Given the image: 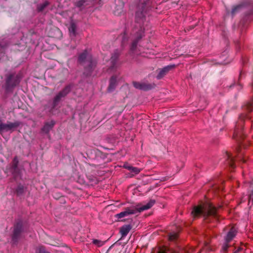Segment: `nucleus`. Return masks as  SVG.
<instances>
[{
	"mask_svg": "<svg viewBox=\"0 0 253 253\" xmlns=\"http://www.w3.org/2000/svg\"><path fill=\"white\" fill-rule=\"evenodd\" d=\"M246 117H247V115L246 114H242L239 116V119L237 122L235 127L233 137L234 139H236L239 142L244 138V134H243L242 130L243 126L244 125V121L245 118Z\"/></svg>",
	"mask_w": 253,
	"mask_h": 253,
	"instance_id": "obj_4",
	"label": "nucleus"
},
{
	"mask_svg": "<svg viewBox=\"0 0 253 253\" xmlns=\"http://www.w3.org/2000/svg\"><path fill=\"white\" fill-rule=\"evenodd\" d=\"M55 122L53 121L47 122L44 124L42 130L43 132L47 133L53 128Z\"/></svg>",
	"mask_w": 253,
	"mask_h": 253,
	"instance_id": "obj_19",
	"label": "nucleus"
},
{
	"mask_svg": "<svg viewBox=\"0 0 253 253\" xmlns=\"http://www.w3.org/2000/svg\"><path fill=\"white\" fill-rule=\"evenodd\" d=\"M168 179H169V177H168V178L167 177H164V178H163V179H162L161 180L162 181H166V180H167Z\"/></svg>",
	"mask_w": 253,
	"mask_h": 253,
	"instance_id": "obj_42",
	"label": "nucleus"
},
{
	"mask_svg": "<svg viewBox=\"0 0 253 253\" xmlns=\"http://www.w3.org/2000/svg\"><path fill=\"white\" fill-rule=\"evenodd\" d=\"M190 29H193V27H190Z\"/></svg>",
	"mask_w": 253,
	"mask_h": 253,
	"instance_id": "obj_45",
	"label": "nucleus"
},
{
	"mask_svg": "<svg viewBox=\"0 0 253 253\" xmlns=\"http://www.w3.org/2000/svg\"><path fill=\"white\" fill-rule=\"evenodd\" d=\"M251 5L252 8H253V1L252 0H247L243 4H240L235 6H233L231 11L230 12L229 10L226 9L227 15L231 14L232 17L239 12L242 7Z\"/></svg>",
	"mask_w": 253,
	"mask_h": 253,
	"instance_id": "obj_12",
	"label": "nucleus"
},
{
	"mask_svg": "<svg viewBox=\"0 0 253 253\" xmlns=\"http://www.w3.org/2000/svg\"><path fill=\"white\" fill-rule=\"evenodd\" d=\"M178 238V234L175 232H171L169 234V239L170 241H174Z\"/></svg>",
	"mask_w": 253,
	"mask_h": 253,
	"instance_id": "obj_31",
	"label": "nucleus"
},
{
	"mask_svg": "<svg viewBox=\"0 0 253 253\" xmlns=\"http://www.w3.org/2000/svg\"><path fill=\"white\" fill-rule=\"evenodd\" d=\"M194 217H198L202 215L205 220H208L210 216L215 218L218 217L216 208L211 203H206L203 205L195 206L191 212Z\"/></svg>",
	"mask_w": 253,
	"mask_h": 253,
	"instance_id": "obj_1",
	"label": "nucleus"
},
{
	"mask_svg": "<svg viewBox=\"0 0 253 253\" xmlns=\"http://www.w3.org/2000/svg\"><path fill=\"white\" fill-rule=\"evenodd\" d=\"M243 110L247 113H250L253 111V98L243 106Z\"/></svg>",
	"mask_w": 253,
	"mask_h": 253,
	"instance_id": "obj_21",
	"label": "nucleus"
},
{
	"mask_svg": "<svg viewBox=\"0 0 253 253\" xmlns=\"http://www.w3.org/2000/svg\"><path fill=\"white\" fill-rule=\"evenodd\" d=\"M123 40H122V44H124L126 42L127 39V38L126 37V33H124L123 36Z\"/></svg>",
	"mask_w": 253,
	"mask_h": 253,
	"instance_id": "obj_37",
	"label": "nucleus"
},
{
	"mask_svg": "<svg viewBox=\"0 0 253 253\" xmlns=\"http://www.w3.org/2000/svg\"><path fill=\"white\" fill-rule=\"evenodd\" d=\"M37 251H38L39 253H50L49 252L46 251L45 248L43 246H40Z\"/></svg>",
	"mask_w": 253,
	"mask_h": 253,
	"instance_id": "obj_35",
	"label": "nucleus"
},
{
	"mask_svg": "<svg viewBox=\"0 0 253 253\" xmlns=\"http://www.w3.org/2000/svg\"><path fill=\"white\" fill-rule=\"evenodd\" d=\"M92 243L93 244L97 245L98 247H100L104 244V243L103 242L97 239H94L92 241Z\"/></svg>",
	"mask_w": 253,
	"mask_h": 253,
	"instance_id": "obj_34",
	"label": "nucleus"
},
{
	"mask_svg": "<svg viewBox=\"0 0 253 253\" xmlns=\"http://www.w3.org/2000/svg\"><path fill=\"white\" fill-rule=\"evenodd\" d=\"M253 13V9H252L251 11L249 13V14H252Z\"/></svg>",
	"mask_w": 253,
	"mask_h": 253,
	"instance_id": "obj_43",
	"label": "nucleus"
},
{
	"mask_svg": "<svg viewBox=\"0 0 253 253\" xmlns=\"http://www.w3.org/2000/svg\"><path fill=\"white\" fill-rule=\"evenodd\" d=\"M8 44L5 42H0V52L3 53L5 49L7 47Z\"/></svg>",
	"mask_w": 253,
	"mask_h": 253,
	"instance_id": "obj_32",
	"label": "nucleus"
},
{
	"mask_svg": "<svg viewBox=\"0 0 253 253\" xmlns=\"http://www.w3.org/2000/svg\"><path fill=\"white\" fill-rule=\"evenodd\" d=\"M24 192V187L19 184L18 185L16 190V193L17 195L20 196L22 195Z\"/></svg>",
	"mask_w": 253,
	"mask_h": 253,
	"instance_id": "obj_30",
	"label": "nucleus"
},
{
	"mask_svg": "<svg viewBox=\"0 0 253 253\" xmlns=\"http://www.w3.org/2000/svg\"><path fill=\"white\" fill-rule=\"evenodd\" d=\"M170 252L171 253H177L175 251H170V249L167 247L159 248L157 253H169Z\"/></svg>",
	"mask_w": 253,
	"mask_h": 253,
	"instance_id": "obj_29",
	"label": "nucleus"
},
{
	"mask_svg": "<svg viewBox=\"0 0 253 253\" xmlns=\"http://www.w3.org/2000/svg\"><path fill=\"white\" fill-rule=\"evenodd\" d=\"M91 2V0H74V4L82 9L83 7L89 5Z\"/></svg>",
	"mask_w": 253,
	"mask_h": 253,
	"instance_id": "obj_16",
	"label": "nucleus"
},
{
	"mask_svg": "<svg viewBox=\"0 0 253 253\" xmlns=\"http://www.w3.org/2000/svg\"><path fill=\"white\" fill-rule=\"evenodd\" d=\"M237 86L238 89H241L242 87V85L240 83H238V84L237 85Z\"/></svg>",
	"mask_w": 253,
	"mask_h": 253,
	"instance_id": "obj_38",
	"label": "nucleus"
},
{
	"mask_svg": "<svg viewBox=\"0 0 253 253\" xmlns=\"http://www.w3.org/2000/svg\"><path fill=\"white\" fill-rule=\"evenodd\" d=\"M117 79L115 76H112L110 80L109 85L108 87V90L109 92L113 91L117 85Z\"/></svg>",
	"mask_w": 253,
	"mask_h": 253,
	"instance_id": "obj_23",
	"label": "nucleus"
},
{
	"mask_svg": "<svg viewBox=\"0 0 253 253\" xmlns=\"http://www.w3.org/2000/svg\"><path fill=\"white\" fill-rule=\"evenodd\" d=\"M18 163H19V161L17 159V157H15L12 161L11 166H12V172L15 175H17L18 174H19V170L18 168Z\"/></svg>",
	"mask_w": 253,
	"mask_h": 253,
	"instance_id": "obj_18",
	"label": "nucleus"
},
{
	"mask_svg": "<svg viewBox=\"0 0 253 253\" xmlns=\"http://www.w3.org/2000/svg\"><path fill=\"white\" fill-rule=\"evenodd\" d=\"M133 85L135 88L144 91L149 90L154 87V85L152 84L137 82H133Z\"/></svg>",
	"mask_w": 253,
	"mask_h": 253,
	"instance_id": "obj_13",
	"label": "nucleus"
},
{
	"mask_svg": "<svg viewBox=\"0 0 253 253\" xmlns=\"http://www.w3.org/2000/svg\"><path fill=\"white\" fill-rule=\"evenodd\" d=\"M23 231V222L20 220L17 221L14 225L13 234L11 237L12 242L13 244H16L18 242Z\"/></svg>",
	"mask_w": 253,
	"mask_h": 253,
	"instance_id": "obj_6",
	"label": "nucleus"
},
{
	"mask_svg": "<svg viewBox=\"0 0 253 253\" xmlns=\"http://www.w3.org/2000/svg\"><path fill=\"white\" fill-rule=\"evenodd\" d=\"M241 147V146H239V147H238L237 148V152L238 153V154H240L241 153H242L240 151V148Z\"/></svg>",
	"mask_w": 253,
	"mask_h": 253,
	"instance_id": "obj_39",
	"label": "nucleus"
},
{
	"mask_svg": "<svg viewBox=\"0 0 253 253\" xmlns=\"http://www.w3.org/2000/svg\"><path fill=\"white\" fill-rule=\"evenodd\" d=\"M71 86L67 85L59 91L55 96L52 103V108H55L63 98H64L70 92Z\"/></svg>",
	"mask_w": 253,
	"mask_h": 253,
	"instance_id": "obj_9",
	"label": "nucleus"
},
{
	"mask_svg": "<svg viewBox=\"0 0 253 253\" xmlns=\"http://www.w3.org/2000/svg\"><path fill=\"white\" fill-rule=\"evenodd\" d=\"M187 253H191L190 252H188Z\"/></svg>",
	"mask_w": 253,
	"mask_h": 253,
	"instance_id": "obj_47",
	"label": "nucleus"
},
{
	"mask_svg": "<svg viewBox=\"0 0 253 253\" xmlns=\"http://www.w3.org/2000/svg\"><path fill=\"white\" fill-rule=\"evenodd\" d=\"M141 34H139L137 36L136 38L131 43L130 49L132 51H134L136 48L138 41L142 38Z\"/></svg>",
	"mask_w": 253,
	"mask_h": 253,
	"instance_id": "obj_26",
	"label": "nucleus"
},
{
	"mask_svg": "<svg viewBox=\"0 0 253 253\" xmlns=\"http://www.w3.org/2000/svg\"><path fill=\"white\" fill-rule=\"evenodd\" d=\"M226 160L228 163V165L229 167L232 169H234L235 166L234 164L235 158L232 157V155L226 152Z\"/></svg>",
	"mask_w": 253,
	"mask_h": 253,
	"instance_id": "obj_22",
	"label": "nucleus"
},
{
	"mask_svg": "<svg viewBox=\"0 0 253 253\" xmlns=\"http://www.w3.org/2000/svg\"><path fill=\"white\" fill-rule=\"evenodd\" d=\"M198 253H200V252H199Z\"/></svg>",
	"mask_w": 253,
	"mask_h": 253,
	"instance_id": "obj_48",
	"label": "nucleus"
},
{
	"mask_svg": "<svg viewBox=\"0 0 253 253\" xmlns=\"http://www.w3.org/2000/svg\"><path fill=\"white\" fill-rule=\"evenodd\" d=\"M175 67L174 65H170L164 67L163 68L159 69L157 70L158 74L157 76V79L158 80L163 78L170 70Z\"/></svg>",
	"mask_w": 253,
	"mask_h": 253,
	"instance_id": "obj_14",
	"label": "nucleus"
},
{
	"mask_svg": "<svg viewBox=\"0 0 253 253\" xmlns=\"http://www.w3.org/2000/svg\"><path fill=\"white\" fill-rule=\"evenodd\" d=\"M145 16L142 11L138 10L135 14V22L139 24L143 23Z\"/></svg>",
	"mask_w": 253,
	"mask_h": 253,
	"instance_id": "obj_20",
	"label": "nucleus"
},
{
	"mask_svg": "<svg viewBox=\"0 0 253 253\" xmlns=\"http://www.w3.org/2000/svg\"><path fill=\"white\" fill-rule=\"evenodd\" d=\"M111 247H112L111 246V247H110L109 249L108 250V251H107V252H108L109 251V250L111 248Z\"/></svg>",
	"mask_w": 253,
	"mask_h": 253,
	"instance_id": "obj_44",
	"label": "nucleus"
},
{
	"mask_svg": "<svg viewBox=\"0 0 253 253\" xmlns=\"http://www.w3.org/2000/svg\"><path fill=\"white\" fill-rule=\"evenodd\" d=\"M71 86L67 85L59 91L55 96L52 103V108H55L63 98H64L70 92Z\"/></svg>",
	"mask_w": 253,
	"mask_h": 253,
	"instance_id": "obj_10",
	"label": "nucleus"
},
{
	"mask_svg": "<svg viewBox=\"0 0 253 253\" xmlns=\"http://www.w3.org/2000/svg\"><path fill=\"white\" fill-rule=\"evenodd\" d=\"M124 167L131 172H133L134 174H137L140 171L138 168L136 167H133L127 164L124 165Z\"/></svg>",
	"mask_w": 253,
	"mask_h": 253,
	"instance_id": "obj_24",
	"label": "nucleus"
},
{
	"mask_svg": "<svg viewBox=\"0 0 253 253\" xmlns=\"http://www.w3.org/2000/svg\"><path fill=\"white\" fill-rule=\"evenodd\" d=\"M190 29H193V27H190Z\"/></svg>",
	"mask_w": 253,
	"mask_h": 253,
	"instance_id": "obj_46",
	"label": "nucleus"
},
{
	"mask_svg": "<svg viewBox=\"0 0 253 253\" xmlns=\"http://www.w3.org/2000/svg\"><path fill=\"white\" fill-rule=\"evenodd\" d=\"M71 86L67 85L59 91L55 96L52 103V108H55L63 98H64L70 92Z\"/></svg>",
	"mask_w": 253,
	"mask_h": 253,
	"instance_id": "obj_11",
	"label": "nucleus"
},
{
	"mask_svg": "<svg viewBox=\"0 0 253 253\" xmlns=\"http://www.w3.org/2000/svg\"><path fill=\"white\" fill-rule=\"evenodd\" d=\"M20 83V78L17 75L10 74L6 77L5 82V89L10 91L17 85Z\"/></svg>",
	"mask_w": 253,
	"mask_h": 253,
	"instance_id": "obj_8",
	"label": "nucleus"
},
{
	"mask_svg": "<svg viewBox=\"0 0 253 253\" xmlns=\"http://www.w3.org/2000/svg\"><path fill=\"white\" fill-rule=\"evenodd\" d=\"M131 228L132 226L130 224L122 226L120 229V233L122 235V238L126 237Z\"/></svg>",
	"mask_w": 253,
	"mask_h": 253,
	"instance_id": "obj_17",
	"label": "nucleus"
},
{
	"mask_svg": "<svg viewBox=\"0 0 253 253\" xmlns=\"http://www.w3.org/2000/svg\"><path fill=\"white\" fill-rule=\"evenodd\" d=\"M237 230L234 226L229 227L227 233L224 237V243L222 245L221 251L223 253H226L228 248L230 247L229 243L233 240L236 236Z\"/></svg>",
	"mask_w": 253,
	"mask_h": 253,
	"instance_id": "obj_5",
	"label": "nucleus"
},
{
	"mask_svg": "<svg viewBox=\"0 0 253 253\" xmlns=\"http://www.w3.org/2000/svg\"><path fill=\"white\" fill-rule=\"evenodd\" d=\"M237 158L239 159V160L242 162L243 163H246L247 162V159L246 157L243 156V153H241L240 154H238Z\"/></svg>",
	"mask_w": 253,
	"mask_h": 253,
	"instance_id": "obj_33",
	"label": "nucleus"
},
{
	"mask_svg": "<svg viewBox=\"0 0 253 253\" xmlns=\"http://www.w3.org/2000/svg\"><path fill=\"white\" fill-rule=\"evenodd\" d=\"M156 203L154 199H151L148 203L145 205H138L136 207L127 208L125 211L117 214L116 216L118 218H121L129 214H135L137 212H140L143 211L150 209Z\"/></svg>",
	"mask_w": 253,
	"mask_h": 253,
	"instance_id": "obj_3",
	"label": "nucleus"
},
{
	"mask_svg": "<svg viewBox=\"0 0 253 253\" xmlns=\"http://www.w3.org/2000/svg\"><path fill=\"white\" fill-rule=\"evenodd\" d=\"M241 251V248H239L237 250H236L233 253H238Z\"/></svg>",
	"mask_w": 253,
	"mask_h": 253,
	"instance_id": "obj_41",
	"label": "nucleus"
},
{
	"mask_svg": "<svg viewBox=\"0 0 253 253\" xmlns=\"http://www.w3.org/2000/svg\"><path fill=\"white\" fill-rule=\"evenodd\" d=\"M148 0H147L145 1L143 3V6H142V7H143V8L145 6V5H146L147 4Z\"/></svg>",
	"mask_w": 253,
	"mask_h": 253,
	"instance_id": "obj_40",
	"label": "nucleus"
},
{
	"mask_svg": "<svg viewBox=\"0 0 253 253\" xmlns=\"http://www.w3.org/2000/svg\"><path fill=\"white\" fill-rule=\"evenodd\" d=\"M78 61L84 68V74L86 76L90 75L96 66V62L91 55L84 50L79 54Z\"/></svg>",
	"mask_w": 253,
	"mask_h": 253,
	"instance_id": "obj_2",
	"label": "nucleus"
},
{
	"mask_svg": "<svg viewBox=\"0 0 253 253\" xmlns=\"http://www.w3.org/2000/svg\"><path fill=\"white\" fill-rule=\"evenodd\" d=\"M249 204L251 203L253 205V180L250 183V193L248 197Z\"/></svg>",
	"mask_w": 253,
	"mask_h": 253,
	"instance_id": "obj_27",
	"label": "nucleus"
},
{
	"mask_svg": "<svg viewBox=\"0 0 253 253\" xmlns=\"http://www.w3.org/2000/svg\"><path fill=\"white\" fill-rule=\"evenodd\" d=\"M120 56V52L118 49H116L114 51V52L112 53L111 57L110 58V62L111 63V69H114L116 67V63L118 60V59Z\"/></svg>",
	"mask_w": 253,
	"mask_h": 253,
	"instance_id": "obj_15",
	"label": "nucleus"
},
{
	"mask_svg": "<svg viewBox=\"0 0 253 253\" xmlns=\"http://www.w3.org/2000/svg\"><path fill=\"white\" fill-rule=\"evenodd\" d=\"M53 31L55 32V33H57V34L58 35V37H60L61 36V31L59 30V29L58 28H55L53 29Z\"/></svg>",
	"mask_w": 253,
	"mask_h": 253,
	"instance_id": "obj_36",
	"label": "nucleus"
},
{
	"mask_svg": "<svg viewBox=\"0 0 253 253\" xmlns=\"http://www.w3.org/2000/svg\"><path fill=\"white\" fill-rule=\"evenodd\" d=\"M49 3L47 1H45L42 3H41L38 5L37 10L39 12L42 11L48 5Z\"/></svg>",
	"mask_w": 253,
	"mask_h": 253,
	"instance_id": "obj_28",
	"label": "nucleus"
},
{
	"mask_svg": "<svg viewBox=\"0 0 253 253\" xmlns=\"http://www.w3.org/2000/svg\"><path fill=\"white\" fill-rule=\"evenodd\" d=\"M76 24L72 22L69 27V31L71 37H75L76 34Z\"/></svg>",
	"mask_w": 253,
	"mask_h": 253,
	"instance_id": "obj_25",
	"label": "nucleus"
},
{
	"mask_svg": "<svg viewBox=\"0 0 253 253\" xmlns=\"http://www.w3.org/2000/svg\"><path fill=\"white\" fill-rule=\"evenodd\" d=\"M21 124L19 121L14 122H7L6 124L3 123L0 119V133L2 134L5 132L13 131L17 127Z\"/></svg>",
	"mask_w": 253,
	"mask_h": 253,
	"instance_id": "obj_7",
	"label": "nucleus"
}]
</instances>
